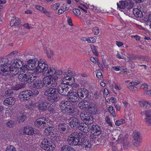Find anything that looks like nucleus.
I'll list each match as a JSON object with an SVG mask.
<instances>
[{
    "instance_id": "nucleus-1",
    "label": "nucleus",
    "mask_w": 151,
    "mask_h": 151,
    "mask_svg": "<svg viewBox=\"0 0 151 151\" xmlns=\"http://www.w3.org/2000/svg\"><path fill=\"white\" fill-rule=\"evenodd\" d=\"M40 73H43L45 76H53L54 75L60 76L62 74V72L60 70H56L53 67L48 68V65L45 62L43 64H42L39 67Z\"/></svg>"
},
{
    "instance_id": "nucleus-2",
    "label": "nucleus",
    "mask_w": 151,
    "mask_h": 151,
    "mask_svg": "<svg viewBox=\"0 0 151 151\" xmlns=\"http://www.w3.org/2000/svg\"><path fill=\"white\" fill-rule=\"evenodd\" d=\"M82 133L74 132L71 133L67 139L68 144L71 146L81 145L82 144L81 141L82 138Z\"/></svg>"
},
{
    "instance_id": "nucleus-3",
    "label": "nucleus",
    "mask_w": 151,
    "mask_h": 151,
    "mask_svg": "<svg viewBox=\"0 0 151 151\" xmlns=\"http://www.w3.org/2000/svg\"><path fill=\"white\" fill-rule=\"evenodd\" d=\"M36 77V76H34L33 74L30 75L27 71L25 73H20L18 76L19 81L25 83L32 82Z\"/></svg>"
},
{
    "instance_id": "nucleus-4",
    "label": "nucleus",
    "mask_w": 151,
    "mask_h": 151,
    "mask_svg": "<svg viewBox=\"0 0 151 151\" xmlns=\"http://www.w3.org/2000/svg\"><path fill=\"white\" fill-rule=\"evenodd\" d=\"M40 146L43 149L47 151H50L53 150L55 145L50 139L46 138L42 141Z\"/></svg>"
},
{
    "instance_id": "nucleus-5",
    "label": "nucleus",
    "mask_w": 151,
    "mask_h": 151,
    "mask_svg": "<svg viewBox=\"0 0 151 151\" xmlns=\"http://www.w3.org/2000/svg\"><path fill=\"white\" fill-rule=\"evenodd\" d=\"M45 61L42 60H40V61H36L35 60H30L27 61V64L28 66V69L30 70H35L40 73L39 70V67L42 64H43Z\"/></svg>"
},
{
    "instance_id": "nucleus-6",
    "label": "nucleus",
    "mask_w": 151,
    "mask_h": 151,
    "mask_svg": "<svg viewBox=\"0 0 151 151\" xmlns=\"http://www.w3.org/2000/svg\"><path fill=\"white\" fill-rule=\"evenodd\" d=\"M72 90V88L70 86H68L62 85L57 87L58 93L64 96H68Z\"/></svg>"
},
{
    "instance_id": "nucleus-7",
    "label": "nucleus",
    "mask_w": 151,
    "mask_h": 151,
    "mask_svg": "<svg viewBox=\"0 0 151 151\" xmlns=\"http://www.w3.org/2000/svg\"><path fill=\"white\" fill-rule=\"evenodd\" d=\"M47 118L44 117L40 118L37 119L35 122V126L39 128H44L47 127L46 122H48Z\"/></svg>"
},
{
    "instance_id": "nucleus-8",
    "label": "nucleus",
    "mask_w": 151,
    "mask_h": 151,
    "mask_svg": "<svg viewBox=\"0 0 151 151\" xmlns=\"http://www.w3.org/2000/svg\"><path fill=\"white\" fill-rule=\"evenodd\" d=\"M32 95V92L30 90H26L21 92L19 95L20 100L24 102L29 100L30 99V96Z\"/></svg>"
},
{
    "instance_id": "nucleus-9",
    "label": "nucleus",
    "mask_w": 151,
    "mask_h": 151,
    "mask_svg": "<svg viewBox=\"0 0 151 151\" xmlns=\"http://www.w3.org/2000/svg\"><path fill=\"white\" fill-rule=\"evenodd\" d=\"M81 119L87 124H91L93 122V118L90 114L87 112H81L80 114Z\"/></svg>"
},
{
    "instance_id": "nucleus-10",
    "label": "nucleus",
    "mask_w": 151,
    "mask_h": 151,
    "mask_svg": "<svg viewBox=\"0 0 151 151\" xmlns=\"http://www.w3.org/2000/svg\"><path fill=\"white\" fill-rule=\"evenodd\" d=\"M48 104L45 100H39L37 104V107L41 111H45L48 108Z\"/></svg>"
},
{
    "instance_id": "nucleus-11",
    "label": "nucleus",
    "mask_w": 151,
    "mask_h": 151,
    "mask_svg": "<svg viewBox=\"0 0 151 151\" xmlns=\"http://www.w3.org/2000/svg\"><path fill=\"white\" fill-rule=\"evenodd\" d=\"M68 122L69 125L73 129H76L78 127L80 122L78 119L74 117L70 118L68 119Z\"/></svg>"
},
{
    "instance_id": "nucleus-12",
    "label": "nucleus",
    "mask_w": 151,
    "mask_h": 151,
    "mask_svg": "<svg viewBox=\"0 0 151 151\" xmlns=\"http://www.w3.org/2000/svg\"><path fill=\"white\" fill-rule=\"evenodd\" d=\"M70 92V93L68 96V99L70 102L75 103L78 101L79 98L77 93L75 92Z\"/></svg>"
},
{
    "instance_id": "nucleus-13",
    "label": "nucleus",
    "mask_w": 151,
    "mask_h": 151,
    "mask_svg": "<svg viewBox=\"0 0 151 151\" xmlns=\"http://www.w3.org/2000/svg\"><path fill=\"white\" fill-rule=\"evenodd\" d=\"M6 66H4L5 68H4V71L5 70H7V71H8V73L7 75L10 73L12 74V76H14L17 74L19 72V69L17 67H15V66L14 67L13 66L10 67V66H8L7 67V68L6 67Z\"/></svg>"
},
{
    "instance_id": "nucleus-14",
    "label": "nucleus",
    "mask_w": 151,
    "mask_h": 151,
    "mask_svg": "<svg viewBox=\"0 0 151 151\" xmlns=\"http://www.w3.org/2000/svg\"><path fill=\"white\" fill-rule=\"evenodd\" d=\"M77 93L79 98L81 99H85L88 95V91L85 88L79 89L77 91Z\"/></svg>"
},
{
    "instance_id": "nucleus-15",
    "label": "nucleus",
    "mask_w": 151,
    "mask_h": 151,
    "mask_svg": "<svg viewBox=\"0 0 151 151\" xmlns=\"http://www.w3.org/2000/svg\"><path fill=\"white\" fill-rule=\"evenodd\" d=\"M91 132L94 135L98 136L101 134V130L100 127L98 125L95 124L91 127Z\"/></svg>"
},
{
    "instance_id": "nucleus-16",
    "label": "nucleus",
    "mask_w": 151,
    "mask_h": 151,
    "mask_svg": "<svg viewBox=\"0 0 151 151\" xmlns=\"http://www.w3.org/2000/svg\"><path fill=\"white\" fill-rule=\"evenodd\" d=\"M57 87L50 88L46 89L44 92V95L48 97L55 94H58Z\"/></svg>"
},
{
    "instance_id": "nucleus-17",
    "label": "nucleus",
    "mask_w": 151,
    "mask_h": 151,
    "mask_svg": "<svg viewBox=\"0 0 151 151\" xmlns=\"http://www.w3.org/2000/svg\"><path fill=\"white\" fill-rule=\"evenodd\" d=\"M61 111L63 113H73L74 112L73 105L70 102L68 105V106L65 107V108L62 109Z\"/></svg>"
},
{
    "instance_id": "nucleus-18",
    "label": "nucleus",
    "mask_w": 151,
    "mask_h": 151,
    "mask_svg": "<svg viewBox=\"0 0 151 151\" xmlns=\"http://www.w3.org/2000/svg\"><path fill=\"white\" fill-rule=\"evenodd\" d=\"M35 129L32 127L27 126L23 129V134L25 135H32L34 134Z\"/></svg>"
},
{
    "instance_id": "nucleus-19",
    "label": "nucleus",
    "mask_w": 151,
    "mask_h": 151,
    "mask_svg": "<svg viewBox=\"0 0 151 151\" xmlns=\"http://www.w3.org/2000/svg\"><path fill=\"white\" fill-rule=\"evenodd\" d=\"M15 99L14 97H10L6 98L3 101L4 104L6 106L13 105L15 103Z\"/></svg>"
},
{
    "instance_id": "nucleus-20",
    "label": "nucleus",
    "mask_w": 151,
    "mask_h": 151,
    "mask_svg": "<svg viewBox=\"0 0 151 151\" xmlns=\"http://www.w3.org/2000/svg\"><path fill=\"white\" fill-rule=\"evenodd\" d=\"M21 23V20L17 17H13L10 22V25L11 26H15L18 27Z\"/></svg>"
},
{
    "instance_id": "nucleus-21",
    "label": "nucleus",
    "mask_w": 151,
    "mask_h": 151,
    "mask_svg": "<svg viewBox=\"0 0 151 151\" xmlns=\"http://www.w3.org/2000/svg\"><path fill=\"white\" fill-rule=\"evenodd\" d=\"M51 76H48L44 78L43 79V86L47 88H50V81L51 80Z\"/></svg>"
},
{
    "instance_id": "nucleus-22",
    "label": "nucleus",
    "mask_w": 151,
    "mask_h": 151,
    "mask_svg": "<svg viewBox=\"0 0 151 151\" xmlns=\"http://www.w3.org/2000/svg\"><path fill=\"white\" fill-rule=\"evenodd\" d=\"M17 121L19 123H22L26 119L27 116L25 113H19L17 114Z\"/></svg>"
},
{
    "instance_id": "nucleus-23",
    "label": "nucleus",
    "mask_w": 151,
    "mask_h": 151,
    "mask_svg": "<svg viewBox=\"0 0 151 151\" xmlns=\"http://www.w3.org/2000/svg\"><path fill=\"white\" fill-rule=\"evenodd\" d=\"M32 86L34 88L38 89L42 88L43 86V82L41 80L33 82Z\"/></svg>"
},
{
    "instance_id": "nucleus-24",
    "label": "nucleus",
    "mask_w": 151,
    "mask_h": 151,
    "mask_svg": "<svg viewBox=\"0 0 151 151\" xmlns=\"http://www.w3.org/2000/svg\"><path fill=\"white\" fill-rule=\"evenodd\" d=\"M88 125L83 123L80 122L79 123V125L78 127H77L76 129H78L79 130H81L83 132L87 133L88 132Z\"/></svg>"
},
{
    "instance_id": "nucleus-25",
    "label": "nucleus",
    "mask_w": 151,
    "mask_h": 151,
    "mask_svg": "<svg viewBox=\"0 0 151 151\" xmlns=\"http://www.w3.org/2000/svg\"><path fill=\"white\" fill-rule=\"evenodd\" d=\"M81 141L82 143L81 145H82L83 148H85L86 150H89L91 146V145L89 142L87 140H84L82 137Z\"/></svg>"
},
{
    "instance_id": "nucleus-26",
    "label": "nucleus",
    "mask_w": 151,
    "mask_h": 151,
    "mask_svg": "<svg viewBox=\"0 0 151 151\" xmlns=\"http://www.w3.org/2000/svg\"><path fill=\"white\" fill-rule=\"evenodd\" d=\"M128 4V2L127 1H121L117 3V6L121 9H124L127 7Z\"/></svg>"
},
{
    "instance_id": "nucleus-27",
    "label": "nucleus",
    "mask_w": 151,
    "mask_h": 151,
    "mask_svg": "<svg viewBox=\"0 0 151 151\" xmlns=\"http://www.w3.org/2000/svg\"><path fill=\"white\" fill-rule=\"evenodd\" d=\"M140 9H141L140 10L137 8L133 10V14L137 17L141 18L143 16V13L141 11L142 9L141 8Z\"/></svg>"
},
{
    "instance_id": "nucleus-28",
    "label": "nucleus",
    "mask_w": 151,
    "mask_h": 151,
    "mask_svg": "<svg viewBox=\"0 0 151 151\" xmlns=\"http://www.w3.org/2000/svg\"><path fill=\"white\" fill-rule=\"evenodd\" d=\"M48 100L51 102H55L58 101L59 97L57 94H55L48 97Z\"/></svg>"
},
{
    "instance_id": "nucleus-29",
    "label": "nucleus",
    "mask_w": 151,
    "mask_h": 151,
    "mask_svg": "<svg viewBox=\"0 0 151 151\" xmlns=\"http://www.w3.org/2000/svg\"><path fill=\"white\" fill-rule=\"evenodd\" d=\"M68 127V126L66 124L62 123L59 124L57 127L58 130L61 132H65L66 131Z\"/></svg>"
},
{
    "instance_id": "nucleus-30",
    "label": "nucleus",
    "mask_w": 151,
    "mask_h": 151,
    "mask_svg": "<svg viewBox=\"0 0 151 151\" xmlns=\"http://www.w3.org/2000/svg\"><path fill=\"white\" fill-rule=\"evenodd\" d=\"M87 103L88 101L82 100L78 104V106L81 109H86L87 106Z\"/></svg>"
},
{
    "instance_id": "nucleus-31",
    "label": "nucleus",
    "mask_w": 151,
    "mask_h": 151,
    "mask_svg": "<svg viewBox=\"0 0 151 151\" xmlns=\"http://www.w3.org/2000/svg\"><path fill=\"white\" fill-rule=\"evenodd\" d=\"M132 136L134 140L142 139L140 133L136 131H134Z\"/></svg>"
},
{
    "instance_id": "nucleus-32",
    "label": "nucleus",
    "mask_w": 151,
    "mask_h": 151,
    "mask_svg": "<svg viewBox=\"0 0 151 151\" xmlns=\"http://www.w3.org/2000/svg\"><path fill=\"white\" fill-rule=\"evenodd\" d=\"M61 151H76L75 149L68 145L63 146L61 148Z\"/></svg>"
},
{
    "instance_id": "nucleus-33",
    "label": "nucleus",
    "mask_w": 151,
    "mask_h": 151,
    "mask_svg": "<svg viewBox=\"0 0 151 151\" xmlns=\"http://www.w3.org/2000/svg\"><path fill=\"white\" fill-rule=\"evenodd\" d=\"M7 60L6 59H4L3 58H0V68H5V67L4 66H6V67L7 68V67H8L9 65H8L7 66L6 64L7 61Z\"/></svg>"
},
{
    "instance_id": "nucleus-34",
    "label": "nucleus",
    "mask_w": 151,
    "mask_h": 151,
    "mask_svg": "<svg viewBox=\"0 0 151 151\" xmlns=\"http://www.w3.org/2000/svg\"><path fill=\"white\" fill-rule=\"evenodd\" d=\"M25 86V84L22 83H17L13 86V88L15 90H18L22 88H24Z\"/></svg>"
},
{
    "instance_id": "nucleus-35",
    "label": "nucleus",
    "mask_w": 151,
    "mask_h": 151,
    "mask_svg": "<svg viewBox=\"0 0 151 151\" xmlns=\"http://www.w3.org/2000/svg\"><path fill=\"white\" fill-rule=\"evenodd\" d=\"M139 104L141 107L144 109H146L147 108V101L144 100H140L139 102Z\"/></svg>"
},
{
    "instance_id": "nucleus-36",
    "label": "nucleus",
    "mask_w": 151,
    "mask_h": 151,
    "mask_svg": "<svg viewBox=\"0 0 151 151\" xmlns=\"http://www.w3.org/2000/svg\"><path fill=\"white\" fill-rule=\"evenodd\" d=\"M15 124V122L12 120L8 121L6 124V127L10 128H12L14 127Z\"/></svg>"
},
{
    "instance_id": "nucleus-37",
    "label": "nucleus",
    "mask_w": 151,
    "mask_h": 151,
    "mask_svg": "<svg viewBox=\"0 0 151 151\" xmlns=\"http://www.w3.org/2000/svg\"><path fill=\"white\" fill-rule=\"evenodd\" d=\"M140 114L142 116L145 115L147 117L151 118V109L149 110H144L142 111Z\"/></svg>"
},
{
    "instance_id": "nucleus-38",
    "label": "nucleus",
    "mask_w": 151,
    "mask_h": 151,
    "mask_svg": "<svg viewBox=\"0 0 151 151\" xmlns=\"http://www.w3.org/2000/svg\"><path fill=\"white\" fill-rule=\"evenodd\" d=\"M88 111L89 114L94 115L97 114V109L95 105L94 106H93V107H92L91 108L88 109Z\"/></svg>"
},
{
    "instance_id": "nucleus-39",
    "label": "nucleus",
    "mask_w": 151,
    "mask_h": 151,
    "mask_svg": "<svg viewBox=\"0 0 151 151\" xmlns=\"http://www.w3.org/2000/svg\"><path fill=\"white\" fill-rule=\"evenodd\" d=\"M70 103V102L67 101H62L60 104V106L61 107H62V109L65 108L67 106H68L69 104Z\"/></svg>"
},
{
    "instance_id": "nucleus-40",
    "label": "nucleus",
    "mask_w": 151,
    "mask_h": 151,
    "mask_svg": "<svg viewBox=\"0 0 151 151\" xmlns=\"http://www.w3.org/2000/svg\"><path fill=\"white\" fill-rule=\"evenodd\" d=\"M14 109L13 108H10L9 109H7L6 111L5 114L9 116H11L13 114Z\"/></svg>"
},
{
    "instance_id": "nucleus-41",
    "label": "nucleus",
    "mask_w": 151,
    "mask_h": 151,
    "mask_svg": "<svg viewBox=\"0 0 151 151\" xmlns=\"http://www.w3.org/2000/svg\"><path fill=\"white\" fill-rule=\"evenodd\" d=\"M14 63H15V66L17 67L19 69V68H20L21 66L22 65V61L19 59H17Z\"/></svg>"
},
{
    "instance_id": "nucleus-42",
    "label": "nucleus",
    "mask_w": 151,
    "mask_h": 151,
    "mask_svg": "<svg viewBox=\"0 0 151 151\" xmlns=\"http://www.w3.org/2000/svg\"><path fill=\"white\" fill-rule=\"evenodd\" d=\"M134 142L133 143V145L136 147H138L141 145L142 139L134 140Z\"/></svg>"
},
{
    "instance_id": "nucleus-43",
    "label": "nucleus",
    "mask_w": 151,
    "mask_h": 151,
    "mask_svg": "<svg viewBox=\"0 0 151 151\" xmlns=\"http://www.w3.org/2000/svg\"><path fill=\"white\" fill-rule=\"evenodd\" d=\"M145 120L146 124L148 126H151V118L145 116Z\"/></svg>"
},
{
    "instance_id": "nucleus-44",
    "label": "nucleus",
    "mask_w": 151,
    "mask_h": 151,
    "mask_svg": "<svg viewBox=\"0 0 151 151\" xmlns=\"http://www.w3.org/2000/svg\"><path fill=\"white\" fill-rule=\"evenodd\" d=\"M4 70H5L4 68H0V76H6L7 75V74L8 73H7L8 71H7V70H5V71H4Z\"/></svg>"
},
{
    "instance_id": "nucleus-45",
    "label": "nucleus",
    "mask_w": 151,
    "mask_h": 151,
    "mask_svg": "<svg viewBox=\"0 0 151 151\" xmlns=\"http://www.w3.org/2000/svg\"><path fill=\"white\" fill-rule=\"evenodd\" d=\"M108 110L115 117L116 115L115 113L114 110V109L113 107L111 106H109L108 107Z\"/></svg>"
},
{
    "instance_id": "nucleus-46",
    "label": "nucleus",
    "mask_w": 151,
    "mask_h": 151,
    "mask_svg": "<svg viewBox=\"0 0 151 151\" xmlns=\"http://www.w3.org/2000/svg\"><path fill=\"white\" fill-rule=\"evenodd\" d=\"M54 130L53 127H47L45 129V132L47 133H48L50 135L51 134V133H53L52 131Z\"/></svg>"
},
{
    "instance_id": "nucleus-47",
    "label": "nucleus",
    "mask_w": 151,
    "mask_h": 151,
    "mask_svg": "<svg viewBox=\"0 0 151 151\" xmlns=\"http://www.w3.org/2000/svg\"><path fill=\"white\" fill-rule=\"evenodd\" d=\"M125 123V121L124 119H122L116 120L115 122V124L116 125L119 126L121 124H124Z\"/></svg>"
},
{
    "instance_id": "nucleus-48",
    "label": "nucleus",
    "mask_w": 151,
    "mask_h": 151,
    "mask_svg": "<svg viewBox=\"0 0 151 151\" xmlns=\"http://www.w3.org/2000/svg\"><path fill=\"white\" fill-rule=\"evenodd\" d=\"M20 69L22 70V71L24 73L27 72V70H30L28 69V64H25L24 65H22V67H20Z\"/></svg>"
},
{
    "instance_id": "nucleus-49",
    "label": "nucleus",
    "mask_w": 151,
    "mask_h": 151,
    "mask_svg": "<svg viewBox=\"0 0 151 151\" xmlns=\"http://www.w3.org/2000/svg\"><path fill=\"white\" fill-rule=\"evenodd\" d=\"M87 104V106H86V109H87L88 110L91 108L92 107H93V106H95V104L93 102L90 101H88Z\"/></svg>"
},
{
    "instance_id": "nucleus-50",
    "label": "nucleus",
    "mask_w": 151,
    "mask_h": 151,
    "mask_svg": "<svg viewBox=\"0 0 151 151\" xmlns=\"http://www.w3.org/2000/svg\"><path fill=\"white\" fill-rule=\"evenodd\" d=\"M6 151H16V149L13 145H9L6 147Z\"/></svg>"
},
{
    "instance_id": "nucleus-51",
    "label": "nucleus",
    "mask_w": 151,
    "mask_h": 151,
    "mask_svg": "<svg viewBox=\"0 0 151 151\" xmlns=\"http://www.w3.org/2000/svg\"><path fill=\"white\" fill-rule=\"evenodd\" d=\"M91 48L93 52L96 56L98 55V53L96 50V49L95 46L94 45H91Z\"/></svg>"
},
{
    "instance_id": "nucleus-52",
    "label": "nucleus",
    "mask_w": 151,
    "mask_h": 151,
    "mask_svg": "<svg viewBox=\"0 0 151 151\" xmlns=\"http://www.w3.org/2000/svg\"><path fill=\"white\" fill-rule=\"evenodd\" d=\"M73 12L74 14L77 16H79L80 15L81 12L78 9H74L73 10Z\"/></svg>"
},
{
    "instance_id": "nucleus-53",
    "label": "nucleus",
    "mask_w": 151,
    "mask_h": 151,
    "mask_svg": "<svg viewBox=\"0 0 151 151\" xmlns=\"http://www.w3.org/2000/svg\"><path fill=\"white\" fill-rule=\"evenodd\" d=\"M57 83L55 81H54L52 79L50 81V88H54V87H55L57 85Z\"/></svg>"
},
{
    "instance_id": "nucleus-54",
    "label": "nucleus",
    "mask_w": 151,
    "mask_h": 151,
    "mask_svg": "<svg viewBox=\"0 0 151 151\" xmlns=\"http://www.w3.org/2000/svg\"><path fill=\"white\" fill-rule=\"evenodd\" d=\"M96 41L95 39L93 37L88 38L87 42L88 43H93L95 42Z\"/></svg>"
},
{
    "instance_id": "nucleus-55",
    "label": "nucleus",
    "mask_w": 151,
    "mask_h": 151,
    "mask_svg": "<svg viewBox=\"0 0 151 151\" xmlns=\"http://www.w3.org/2000/svg\"><path fill=\"white\" fill-rule=\"evenodd\" d=\"M71 73V71L69 72V71H68V72L66 73H65L66 74V76H65L64 78H63V81H65V80H68L69 79V75H71V74L70 73Z\"/></svg>"
},
{
    "instance_id": "nucleus-56",
    "label": "nucleus",
    "mask_w": 151,
    "mask_h": 151,
    "mask_svg": "<svg viewBox=\"0 0 151 151\" xmlns=\"http://www.w3.org/2000/svg\"><path fill=\"white\" fill-rule=\"evenodd\" d=\"M140 88L145 90H147L148 88V85L147 84L145 83L141 86Z\"/></svg>"
},
{
    "instance_id": "nucleus-57",
    "label": "nucleus",
    "mask_w": 151,
    "mask_h": 151,
    "mask_svg": "<svg viewBox=\"0 0 151 151\" xmlns=\"http://www.w3.org/2000/svg\"><path fill=\"white\" fill-rule=\"evenodd\" d=\"M47 54L48 58H50L53 55V52L52 50H50L49 51H47Z\"/></svg>"
},
{
    "instance_id": "nucleus-58",
    "label": "nucleus",
    "mask_w": 151,
    "mask_h": 151,
    "mask_svg": "<svg viewBox=\"0 0 151 151\" xmlns=\"http://www.w3.org/2000/svg\"><path fill=\"white\" fill-rule=\"evenodd\" d=\"M36 8L37 9L41 11L42 12H43L44 11L45 9V8L42 6H40L39 5H36L35 6Z\"/></svg>"
},
{
    "instance_id": "nucleus-59",
    "label": "nucleus",
    "mask_w": 151,
    "mask_h": 151,
    "mask_svg": "<svg viewBox=\"0 0 151 151\" xmlns=\"http://www.w3.org/2000/svg\"><path fill=\"white\" fill-rule=\"evenodd\" d=\"M96 76L97 77L99 78H101L103 77L102 73L99 70L97 71Z\"/></svg>"
},
{
    "instance_id": "nucleus-60",
    "label": "nucleus",
    "mask_w": 151,
    "mask_h": 151,
    "mask_svg": "<svg viewBox=\"0 0 151 151\" xmlns=\"http://www.w3.org/2000/svg\"><path fill=\"white\" fill-rule=\"evenodd\" d=\"M140 82L139 81H131L129 84L130 86H135L138 84L140 83Z\"/></svg>"
},
{
    "instance_id": "nucleus-61",
    "label": "nucleus",
    "mask_w": 151,
    "mask_h": 151,
    "mask_svg": "<svg viewBox=\"0 0 151 151\" xmlns=\"http://www.w3.org/2000/svg\"><path fill=\"white\" fill-rule=\"evenodd\" d=\"M60 4V3H56L52 6V8L55 10H56L59 6Z\"/></svg>"
},
{
    "instance_id": "nucleus-62",
    "label": "nucleus",
    "mask_w": 151,
    "mask_h": 151,
    "mask_svg": "<svg viewBox=\"0 0 151 151\" xmlns=\"http://www.w3.org/2000/svg\"><path fill=\"white\" fill-rule=\"evenodd\" d=\"M93 30L95 32L94 35H97L99 32V29L96 27H95L93 28Z\"/></svg>"
},
{
    "instance_id": "nucleus-63",
    "label": "nucleus",
    "mask_w": 151,
    "mask_h": 151,
    "mask_svg": "<svg viewBox=\"0 0 151 151\" xmlns=\"http://www.w3.org/2000/svg\"><path fill=\"white\" fill-rule=\"evenodd\" d=\"M141 60L144 61L148 62L149 60V59L147 56H142Z\"/></svg>"
},
{
    "instance_id": "nucleus-64",
    "label": "nucleus",
    "mask_w": 151,
    "mask_h": 151,
    "mask_svg": "<svg viewBox=\"0 0 151 151\" xmlns=\"http://www.w3.org/2000/svg\"><path fill=\"white\" fill-rule=\"evenodd\" d=\"M53 76V75H52V77H51V79L53 80L54 81H55V82L57 83V80H58V77L56 76Z\"/></svg>"
}]
</instances>
